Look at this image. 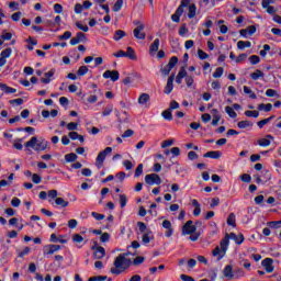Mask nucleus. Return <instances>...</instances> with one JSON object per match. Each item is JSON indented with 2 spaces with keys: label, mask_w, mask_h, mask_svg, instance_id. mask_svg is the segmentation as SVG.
Segmentation results:
<instances>
[{
  "label": "nucleus",
  "mask_w": 281,
  "mask_h": 281,
  "mask_svg": "<svg viewBox=\"0 0 281 281\" xmlns=\"http://www.w3.org/2000/svg\"><path fill=\"white\" fill-rule=\"evenodd\" d=\"M133 265L131 258H128V254H121L114 260V267L111 269V273L114 276H120V273H124L126 269H128Z\"/></svg>",
  "instance_id": "1"
},
{
  "label": "nucleus",
  "mask_w": 281,
  "mask_h": 281,
  "mask_svg": "<svg viewBox=\"0 0 281 281\" xmlns=\"http://www.w3.org/2000/svg\"><path fill=\"white\" fill-rule=\"evenodd\" d=\"M25 148H32L36 153H41L43 150H47L49 148V142L45 138H38L36 136L31 137L30 140H27L24 144Z\"/></svg>",
  "instance_id": "2"
},
{
  "label": "nucleus",
  "mask_w": 281,
  "mask_h": 281,
  "mask_svg": "<svg viewBox=\"0 0 281 281\" xmlns=\"http://www.w3.org/2000/svg\"><path fill=\"white\" fill-rule=\"evenodd\" d=\"M182 235L190 236L189 239H191L192 243H196V240H199V237L201 236V233L196 232V226L194 225V222L188 221L182 227Z\"/></svg>",
  "instance_id": "3"
},
{
  "label": "nucleus",
  "mask_w": 281,
  "mask_h": 281,
  "mask_svg": "<svg viewBox=\"0 0 281 281\" xmlns=\"http://www.w3.org/2000/svg\"><path fill=\"white\" fill-rule=\"evenodd\" d=\"M229 247V237L225 236L221 243L220 246H217L213 250V256L217 258V260H223L225 258V254H227V249Z\"/></svg>",
  "instance_id": "4"
},
{
  "label": "nucleus",
  "mask_w": 281,
  "mask_h": 281,
  "mask_svg": "<svg viewBox=\"0 0 281 281\" xmlns=\"http://www.w3.org/2000/svg\"><path fill=\"white\" fill-rule=\"evenodd\" d=\"M190 5V0H181L180 5L176 10V12L171 15V20L173 23H179L181 21V16L183 15V9Z\"/></svg>",
  "instance_id": "5"
},
{
  "label": "nucleus",
  "mask_w": 281,
  "mask_h": 281,
  "mask_svg": "<svg viewBox=\"0 0 281 281\" xmlns=\"http://www.w3.org/2000/svg\"><path fill=\"white\" fill-rule=\"evenodd\" d=\"M134 25H136L134 29V36L138 41H144L146 38V33L144 32V30H146V24L139 21H134Z\"/></svg>",
  "instance_id": "6"
},
{
  "label": "nucleus",
  "mask_w": 281,
  "mask_h": 281,
  "mask_svg": "<svg viewBox=\"0 0 281 281\" xmlns=\"http://www.w3.org/2000/svg\"><path fill=\"white\" fill-rule=\"evenodd\" d=\"M111 153H113V148L106 147L104 150L98 154L95 166L99 170L102 168V166H104V159H106V155H111Z\"/></svg>",
  "instance_id": "7"
},
{
  "label": "nucleus",
  "mask_w": 281,
  "mask_h": 281,
  "mask_svg": "<svg viewBox=\"0 0 281 281\" xmlns=\"http://www.w3.org/2000/svg\"><path fill=\"white\" fill-rule=\"evenodd\" d=\"M111 153H113V148L106 147L104 150L98 154L95 166L99 170L102 168V166H104V159H106V155H111Z\"/></svg>",
  "instance_id": "8"
},
{
  "label": "nucleus",
  "mask_w": 281,
  "mask_h": 281,
  "mask_svg": "<svg viewBox=\"0 0 281 281\" xmlns=\"http://www.w3.org/2000/svg\"><path fill=\"white\" fill-rule=\"evenodd\" d=\"M145 183H147V186H161V177L157 173L146 175Z\"/></svg>",
  "instance_id": "9"
},
{
  "label": "nucleus",
  "mask_w": 281,
  "mask_h": 281,
  "mask_svg": "<svg viewBox=\"0 0 281 281\" xmlns=\"http://www.w3.org/2000/svg\"><path fill=\"white\" fill-rule=\"evenodd\" d=\"M60 245L49 244L43 247V255L44 256H52L56 254V251H60Z\"/></svg>",
  "instance_id": "10"
},
{
  "label": "nucleus",
  "mask_w": 281,
  "mask_h": 281,
  "mask_svg": "<svg viewBox=\"0 0 281 281\" xmlns=\"http://www.w3.org/2000/svg\"><path fill=\"white\" fill-rule=\"evenodd\" d=\"M138 104L143 109H149L150 108V94L140 93L139 97H138Z\"/></svg>",
  "instance_id": "11"
},
{
  "label": "nucleus",
  "mask_w": 281,
  "mask_h": 281,
  "mask_svg": "<svg viewBox=\"0 0 281 281\" xmlns=\"http://www.w3.org/2000/svg\"><path fill=\"white\" fill-rule=\"evenodd\" d=\"M261 267H263L266 273H273L276 267H273V259L266 258L261 261Z\"/></svg>",
  "instance_id": "12"
},
{
  "label": "nucleus",
  "mask_w": 281,
  "mask_h": 281,
  "mask_svg": "<svg viewBox=\"0 0 281 281\" xmlns=\"http://www.w3.org/2000/svg\"><path fill=\"white\" fill-rule=\"evenodd\" d=\"M103 78L110 79L112 82H117V80H120V72L117 70H105Z\"/></svg>",
  "instance_id": "13"
},
{
  "label": "nucleus",
  "mask_w": 281,
  "mask_h": 281,
  "mask_svg": "<svg viewBox=\"0 0 281 281\" xmlns=\"http://www.w3.org/2000/svg\"><path fill=\"white\" fill-rule=\"evenodd\" d=\"M175 89V74H172L168 79H167V85L165 87L164 93L167 95H170L172 93V90Z\"/></svg>",
  "instance_id": "14"
},
{
  "label": "nucleus",
  "mask_w": 281,
  "mask_h": 281,
  "mask_svg": "<svg viewBox=\"0 0 281 281\" xmlns=\"http://www.w3.org/2000/svg\"><path fill=\"white\" fill-rule=\"evenodd\" d=\"M225 236H227L228 240L229 238L231 240H234L236 245H243V243H245V236L243 234L236 235L235 233H231L229 235Z\"/></svg>",
  "instance_id": "15"
},
{
  "label": "nucleus",
  "mask_w": 281,
  "mask_h": 281,
  "mask_svg": "<svg viewBox=\"0 0 281 281\" xmlns=\"http://www.w3.org/2000/svg\"><path fill=\"white\" fill-rule=\"evenodd\" d=\"M93 249H94L93 256H94L95 260H102V258H104V256H106V250H104V247L97 246Z\"/></svg>",
  "instance_id": "16"
},
{
  "label": "nucleus",
  "mask_w": 281,
  "mask_h": 281,
  "mask_svg": "<svg viewBox=\"0 0 281 281\" xmlns=\"http://www.w3.org/2000/svg\"><path fill=\"white\" fill-rule=\"evenodd\" d=\"M54 74H56V69H50L48 72H45V78H42L41 82H43V85H49V82H52V78H54Z\"/></svg>",
  "instance_id": "17"
},
{
  "label": "nucleus",
  "mask_w": 281,
  "mask_h": 281,
  "mask_svg": "<svg viewBox=\"0 0 281 281\" xmlns=\"http://www.w3.org/2000/svg\"><path fill=\"white\" fill-rule=\"evenodd\" d=\"M271 142H273V136L267 135L265 138L259 139V140H258V144H259L262 148H267V146H271Z\"/></svg>",
  "instance_id": "18"
},
{
  "label": "nucleus",
  "mask_w": 281,
  "mask_h": 281,
  "mask_svg": "<svg viewBox=\"0 0 281 281\" xmlns=\"http://www.w3.org/2000/svg\"><path fill=\"white\" fill-rule=\"evenodd\" d=\"M154 238H155V236L153 235V232L147 231L142 236V243H143V245H148L150 243V240H154Z\"/></svg>",
  "instance_id": "19"
},
{
  "label": "nucleus",
  "mask_w": 281,
  "mask_h": 281,
  "mask_svg": "<svg viewBox=\"0 0 281 281\" xmlns=\"http://www.w3.org/2000/svg\"><path fill=\"white\" fill-rule=\"evenodd\" d=\"M159 38H156L153 44L149 47V54L151 56H155V54H157V52H159Z\"/></svg>",
  "instance_id": "20"
},
{
  "label": "nucleus",
  "mask_w": 281,
  "mask_h": 281,
  "mask_svg": "<svg viewBox=\"0 0 281 281\" xmlns=\"http://www.w3.org/2000/svg\"><path fill=\"white\" fill-rule=\"evenodd\" d=\"M251 80H260V78H265V72L260 69H256L252 74H250Z\"/></svg>",
  "instance_id": "21"
},
{
  "label": "nucleus",
  "mask_w": 281,
  "mask_h": 281,
  "mask_svg": "<svg viewBox=\"0 0 281 281\" xmlns=\"http://www.w3.org/2000/svg\"><path fill=\"white\" fill-rule=\"evenodd\" d=\"M125 58H130V60H137V55H135V49H133V47H127Z\"/></svg>",
  "instance_id": "22"
},
{
  "label": "nucleus",
  "mask_w": 281,
  "mask_h": 281,
  "mask_svg": "<svg viewBox=\"0 0 281 281\" xmlns=\"http://www.w3.org/2000/svg\"><path fill=\"white\" fill-rule=\"evenodd\" d=\"M55 204H57L59 207H69V201L65 200L64 198H56Z\"/></svg>",
  "instance_id": "23"
},
{
  "label": "nucleus",
  "mask_w": 281,
  "mask_h": 281,
  "mask_svg": "<svg viewBox=\"0 0 281 281\" xmlns=\"http://www.w3.org/2000/svg\"><path fill=\"white\" fill-rule=\"evenodd\" d=\"M48 203H50V205H54V199L56 200V199H58V191L57 190H49L48 191Z\"/></svg>",
  "instance_id": "24"
},
{
  "label": "nucleus",
  "mask_w": 281,
  "mask_h": 281,
  "mask_svg": "<svg viewBox=\"0 0 281 281\" xmlns=\"http://www.w3.org/2000/svg\"><path fill=\"white\" fill-rule=\"evenodd\" d=\"M222 155L223 154L221 151L216 150L204 154V157H210L211 159H221Z\"/></svg>",
  "instance_id": "25"
},
{
  "label": "nucleus",
  "mask_w": 281,
  "mask_h": 281,
  "mask_svg": "<svg viewBox=\"0 0 281 281\" xmlns=\"http://www.w3.org/2000/svg\"><path fill=\"white\" fill-rule=\"evenodd\" d=\"M247 47H251V42H249V41H239V42H237V48L238 49L243 50Z\"/></svg>",
  "instance_id": "26"
},
{
  "label": "nucleus",
  "mask_w": 281,
  "mask_h": 281,
  "mask_svg": "<svg viewBox=\"0 0 281 281\" xmlns=\"http://www.w3.org/2000/svg\"><path fill=\"white\" fill-rule=\"evenodd\" d=\"M189 19H194L196 16V4H190L189 5Z\"/></svg>",
  "instance_id": "27"
},
{
  "label": "nucleus",
  "mask_w": 281,
  "mask_h": 281,
  "mask_svg": "<svg viewBox=\"0 0 281 281\" xmlns=\"http://www.w3.org/2000/svg\"><path fill=\"white\" fill-rule=\"evenodd\" d=\"M161 116L164 117V120H167L168 122L172 121V110L167 109L162 111Z\"/></svg>",
  "instance_id": "28"
},
{
  "label": "nucleus",
  "mask_w": 281,
  "mask_h": 281,
  "mask_svg": "<svg viewBox=\"0 0 281 281\" xmlns=\"http://www.w3.org/2000/svg\"><path fill=\"white\" fill-rule=\"evenodd\" d=\"M271 109H273V105L271 103H268V104L261 103L258 105V110L265 111L266 113H269V111H271Z\"/></svg>",
  "instance_id": "29"
},
{
  "label": "nucleus",
  "mask_w": 281,
  "mask_h": 281,
  "mask_svg": "<svg viewBox=\"0 0 281 281\" xmlns=\"http://www.w3.org/2000/svg\"><path fill=\"white\" fill-rule=\"evenodd\" d=\"M0 56L4 59L8 60L12 56V48H5L0 53Z\"/></svg>",
  "instance_id": "30"
},
{
  "label": "nucleus",
  "mask_w": 281,
  "mask_h": 281,
  "mask_svg": "<svg viewBox=\"0 0 281 281\" xmlns=\"http://www.w3.org/2000/svg\"><path fill=\"white\" fill-rule=\"evenodd\" d=\"M224 276L225 278H234V271L231 265L224 268Z\"/></svg>",
  "instance_id": "31"
},
{
  "label": "nucleus",
  "mask_w": 281,
  "mask_h": 281,
  "mask_svg": "<svg viewBox=\"0 0 281 281\" xmlns=\"http://www.w3.org/2000/svg\"><path fill=\"white\" fill-rule=\"evenodd\" d=\"M244 93H246V95H249L251 100H256L258 98V95H256V93L252 92L247 86H244Z\"/></svg>",
  "instance_id": "32"
},
{
  "label": "nucleus",
  "mask_w": 281,
  "mask_h": 281,
  "mask_svg": "<svg viewBox=\"0 0 281 281\" xmlns=\"http://www.w3.org/2000/svg\"><path fill=\"white\" fill-rule=\"evenodd\" d=\"M227 225L231 227H236V215L234 213H231L227 218Z\"/></svg>",
  "instance_id": "33"
},
{
  "label": "nucleus",
  "mask_w": 281,
  "mask_h": 281,
  "mask_svg": "<svg viewBox=\"0 0 281 281\" xmlns=\"http://www.w3.org/2000/svg\"><path fill=\"white\" fill-rule=\"evenodd\" d=\"M113 113V104H108L102 112L103 117H109Z\"/></svg>",
  "instance_id": "34"
},
{
  "label": "nucleus",
  "mask_w": 281,
  "mask_h": 281,
  "mask_svg": "<svg viewBox=\"0 0 281 281\" xmlns=\"http://www.w3.org/2000/svg\"><path fill=\"white\" fill-rule=\"evenodd\" d=\"M76 159H78V155H76L75 153H70V154H67L65 156V160L68 162V164H71L74 161H76Z\"/></svg>",
  "instance_id": "35"
},
{
  "label": "nucleus",
  "mask_w": 281,
  "mask_h": 281,
  "mask_svg": "<svg viewBox=\"0 0 281 281\" xmlns=\"http://www.w3.org/2000/svg\"><path fill=\"white\" fill-rule=\"evenodd\" d=\"M123 5H124V0H116L112 9L113 12H120Z\"/></svg>",
  "instance_id": "36"
},
{
  "label": "nucleus",
  "mask_w": 281,
  "mask_h": 281,
  "mask_svg": "<svg viewBox=\"0 0 281 281\" xmlns=\"http://www.w3.org/2000/svg\"><path fill=\"white\" fill-rule=\"evenodd\" d=\"M3 93H7V95H10L12 93H16V89L9 87L8 85L4 83L2 88Z\"/></svg>",
  "instance_id": "37"
},
{
  "label": "nucleus",
  "mask_w": 281,
  "mask_h": 281,
  "mask_svg": "<svg viewBox=\"0 0 281 281\" xmlns=\"http://www.w3.org/2000/svg\"><path fill=\"white\" fill-rule=\"evenodd\" d=\"M273 3H276V0H261V8H263V10H267L268 8H271Z\"/></svg>",
  "instance_id": "38"
},
{
  "label": "nucleus",
  "mask_w": 281,
  "mask_h": 281,
  "mask_svg": "<svg viewBox=\"0 0 281 281\" xmlns=\"http://www.w3.org/2000/svg\"><path fill=\"white\" fill-rule=\"evenodd\" d=\"M238 128H249V126H254V123L249 121H240L237 123Z\"/></svg>",
  "instance_id": "39"
},
{
  "label": "nucleus",
  "mask_w": 281,
  "mask_h": 281,
  "mask_svg": "<svg viewBox=\"0 0 281 281\" xmlns=\"http://www.w3.org/2000/svg\"><path fill=\"white\" fill-rule=\"evenodd\" d=\"M124 36H126V32L119 30L114 34V41H122V38H124Z\"/></svg>",
  "instance_id": "40"
},
{
  "label": "nucleus",
  "mask_w": 281,
  "mask_h": 281,
  "mask_svg": "<svg viewBox=\"0 0 281 281\" xmlns=\"http://www.w3.org/2000/svg\"><path fill=\"white\" fill-rule=\"evenodd\" d=\"M225 112L233 119L238 117V114L236 113V111H234V108L232 106H226Z\"/></svg>",
  "instance_id": "41"
},
{
  "label": "nucleus",
  "mask_w": 281,
  "mask_h": 281,
  "mask_svg": "<svg viewBox=\"0 0 281 281\" xmlns=\"http://www.w3.org/2000/svg\"><path fill=\"white\" fill-rule=\"evenodd\" d=\"M266 95L267 98H279L280 94H278V91H276L274 89H268L266 91Z\"/></svg>",
  "instance_id": "42"
},
{
  "label": "nucleus",
  "mask_w": 281,
  "mask_h": 281,
  "mask_svg": "<svg viewBox=\"0 0 281 281\" xmlns=\"http://www.w3.org/2000/svg\"><path fill=\"white\" fill-rule=\"evenodd\" d=\"M198 57L200 58V60H207V58H210V55L203 52V49H198Z\"/></svg>",
  "instance_id": "43"
},
{
  "label": "nucleus",
  "mask_w": 281,
  "mask_h": 281,
  "mask_svg": "<svg viewBox=\"0 0 281 281\" xmlns=\"http://www.w3.org/2000/svg\"><path fill=\"white\" fill-rule=\"evenodd\" d=\"M87 74H89V68L87 66H81L77 71L78 76H87Z\"/></svg>",
  "instance_id": "44"
},
{
  "label": "nucleus",
  "mask_w": 281,
  "mask_h": 281,
  "mask_svg": "<svg viewBox=\"0 0 281 281\" xmlns=\"http://www.w3.org/2000/svg\"><path fill=\"white\" fill-rule=\"evenodd\" d=\"M267 52H271V46L269 44H265L263 49L260 50L259 54L265 58V56H267Z\"/></svg>",
  "instance_id": "45"
},
{
  "label": "nucleus",
  "mask_w": 281,
  "mask_h": 281,
  "mask_svg": "<svg viewBox=\"0 0 281 281\" xmlns=\"http://www.w3.org/2000/svg\"><path fill=\"white\" fill-rule=\"evenodd\" d=\"M248 60L250 65H258V63H260V57L258 55H252Z\"/></svg>",
  "instance_id": "46"
},
{
  "label": "nucleus",
  "mask_w": 281,
  "mask_h": 281,
  "mask_svg": "<svg viewBox=\"0 0 281 281\" xmlns=\"http://www.w3.org/2000/svg\"><path fill=\"white\" fill-rule=\"evenodd\" d=\"M177 63H179V58H177L176 56L171 57L169 59V63L167 64L171 69H175V66L177 65Z\"/></svg>",
  "instance_id": "47"
},
{
  "label": "nucleus",
  "mask_w": 281,
  "mask_h": 281,
  "mask_svg": "<svg viewBox=\"0 0 281 281\" xmlns=\"http://www.w3.org/2000/svg\"><path fill=\"white\" fill-rule=\"evenodd\" d=\"M76 38L79 43L87 42V35H85V33L82 32L77 33Z\"/></svg>",
  "instance_id": "48"
},
{
  "label": "nucleus",
  "mask_w": 281,
  "mask_h": 281,
  "mask_svg": "<svg viewBox=\"0 0 281 281\" xmlns=\"http://www.w3.org/2000/svg\"><path fill=\"white\" fill-rule=\"evenodd\" d=\"M143 172H144V165L139 164L135 170L134 177L136 178L142 177Z\"/></svg>",
  "instance_id": "49"
},
{
  "label": "nucleus",
  "mask_w": 281,
  "mask_h": 281,
  "mask_svg": "<svg viewBox=\"0 0 281 281\" xmlns=\"http://www.w3.org/2000/svg\"><path fill=\"white\" fill-rule=\"evenodd\" d=\"M225 70L223 69V67H218L215 69V74H213V78H221Z\"/></svg>",
  "instance_id": "50"
},
{
  "label": "nucleus",
  "mask_w": 281,
  "mask_h": 281,
  "mask_svg": "<svg viewBox=\"0 0 281 281\" xmlns=\"http://www.w3.org/2000/svg\"><path fill=\"white\" fill-rule=\"evenodd\" d=\"M246 117H258L260 115V112L258 111H246L245 112Z\"/></svg>",
  "instance_id": "51"
},
{
  "label": "nucleus",
  "mask_w": 281,
  "mask_h": 281,
  "mask_svg": "<svg viewBox=\"0 0 281 281\" xmlns=\"http://www.w3.org/2000/svg\"><path fill=\"white\" fill-rule=\"evenodd\" d=\"M67 131H78V123L71 122L66 125Z\"/></svg>",
  "instance_id": "52"
},
{
  "label": "nucleus",
  "mask_w": 281,
  "mask_h": 281,
  "mask_svg": "<svg viewBox=\"0 0 281 281\" xmlns=\"http://www.w3.org/2000/svg\"><path fill=\"white\" fill-rule=\"evenodd\" d=\"M120 203H121V207H126V203H128V199L126 198L125 194L120 195Z\"/></svg>",
  "instance_id": "53"
},
{
  "label": "nucleus",
  "mask_w": 281,
  "mask_h": 281,
  "mask_svg": "<svg viewBox=\"0 0 281 281\" xmlns=\"http://www.w3.org/2000/svg\"><path fill=\"white\" fill-rule=\"evenodd\" d=\"M178 78H188V71L186 70V68L181 67L178 75H177Z\"/></svg>",
  "instance_id": "54"
},
{
  "label": "nucleus",
  "mask_w": 281,
  "mask_h": 281,
  "mask_svg": "<svg viewBox=\"0 0 281 281\" xmlns=\"http://www.w3.org/2000/svg\"><path fill=\"white\" fill-rule=\"evenodd\" d=\"M175 144V139H167L161 143V148H168Z\"/></svg>",
  "instance_id": "55"
},
{
  "label": "nucleus",
  "mask_w": 281,
  "mask_h": 281,
  "mask_svg": "<svg viewBox=\"0 0 281 281\" xmlns=\"http://www.w3.org/2000/svg\"><path fill=\"white\" fill-rule=\"evenodd\" d=\"M247 60V54H240L236 59L235 63L238 65L240 63H245Z\"/></svg>",
  "instance_id": "56"
},
{
  "label": "nucleus",
  "mask_w": 281,
  "mask_h": 281,
  "mask_svg": "<svg viewBox=\"0 0 281 281\" xmlns=\"http://www.w3.org/2000/svg\"><path fill=\"white\" fill-rule=\"evenodd\" d=\"M184 81H186L187 87H192L194 85V77L187 76Z\"/></svg>",
  "instance_id": "57"
},
{
  "label": "nucleus",
  "mask_w": 281,
  "mask_h": 281,
  "mask_svg": "<svg viewBox=\"0 0 281 281\" xmlns=\"http://www.w3.org/2000/svg\"><path fill=\"white\" fill-rule=\"evenodd\" d=\"M240 179L244 183H251V176L249 173L241 175Z\"/></svg>",
  "instance_id": "58"
},
{
  "label": "nucleus",
  "mask_w": 281,
  "mask_h": 281,
  "mask_svg": "<svg viewBox=\"0 0 281 281\" xmlns=\"http://www.w3.org/2000/svg\"><path fill=\"white\" fill-rule=\"evenodd\" d=\"M123 166L126 170H133V168H134V165L131 160H124Z\"/></svg>",
  "instance_id": "59"
},
{
  "label": "nucleus",
  "mask_w": 281,
  "mask_h": 281,
  "mask_svg": "<svg viewBox=\"0 0 281 281\" xmlns=\"http://www.w3.org/2000/svg\"><path fill=\"white\" fill-rule=\"evenodd\" d=\"M32 181H33V183L38 184V183H41V181H43V178H41V176H38L37 173H33Z\"/></svg>",
  "instance_id": "60"
},
{
  "label": "nucleus",
  "mask_w": 281,
  "mask_h": 281,
  "mask_svg": "<svg viewBox=\"0 0 281 281\" xmlns=\"http://www.w3.org/2000/svg\"><path fill=\"white\" fill-rule=\"evenodd\" d=\"M266 12L268 14L274 15V14H278V9H276V7L273 5H270L268 9H266Z\"/></svg>",
  "instance_id": "61"
},
{
  "label": "nucleus",
  "mask_w": 281,
  "mask_h": 281,
  "mask_svg": "<svg viewBox=\"0 0 281 281\" xmlns=\"http://www.w3.org/2000/svg\"><path fill=\"white\" fill-rule=\"evenodd\" d=\"M72 240H74V243L80 244V243H82V240H85V238L80 234H75L72 236Z\"/></svg>",
  "instance_id": "62"
},
{
  "label": "nucleus",
  "mask_w": 281,
  "mask_h": 281,
  "mask_svg": "<svg viewBox=\"0 0 281 281\" xmlns=\"http://www.w3.org/2000/svg\"><path fill=\"white\" fill-rule=\"evenodd\" d=\"M170 71H172V68L168 64L161 69L162 76H168Z\"/></svg>",
  "instance_id": "63"
},
{
  "label": "nucleus",
  "mask_w": 281,
  "mask_h": 281,
  "mask_svg": "<svg viewBox=\"0 0 281 281\" xmlns=\"http://www.w3.org/2000/svg\"><path fill=\"white\" fill-rule=\"evenodd\" d=\"M104 280H106V276L92 277L88 281H104Z\"/></svg>",
  "instance_id": "64"
}]
</instances>
